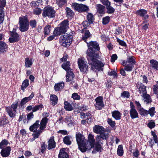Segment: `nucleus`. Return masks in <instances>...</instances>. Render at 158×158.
Instances as JSON below:
<instances>
[{"label":"nucleus","mask_w":158,"mask_h":158,"mask_svg":"<svg viewBox=\"0 0 158 158\" xmlns=\"http://www.w3.org/2000/svg\"><path fill=\"white\" fill-rule=\"evenodd\" d=\"M88 49L87 51V59L88 64L91 65L92 70L94 69L99 70L101 67L104 66V64L97 58L98 56V55L96 52V50L98 51L100 49L99 45L95 42H89L87 43Z\"/></svg>","instance_id":"nucleus-1"},{"label":"nucleus","mask_w":158,"mask_h":158,"mask_svg":"<svg viewBox=\"0 0 158 158\" xmlns=\"http://www.w3.org/2000/svg\"><path fill=\"white\" fill-rule=\"evenodd\" d=\"M48 120V118H43L40 122L39 120H37L30 127V131L34 132L32 134L33 138L31 139V141H33L40 136L43 131L46 128Z\"/></svg>","instance_id":"nucleus-2"},{"label":"nucleus","mask_w":158,"mask_h":158,"mask_svg":"<svg viewBox=\"0 0 158 158\" xmlns=\"http://www.w3.org/2000/svg\"><path fill=\"white\" fill-rule=\"evenodd\" d=\"M76 137L79 149L82 152H85L87 148H86V140L84 136L81 133H77L76 134Z\"/></svg>","instance_id":"nucleus-3"},{"label":"nucleus","mask_w":158,"mask_h":158,"mask_svg":"<svg viewBox=\"0 0 158 158\" xmlns=\"http://www.w3.org/2000/svg\"><path fill=\"white\" fill-rule=\"evenodd\" d=\"M73 37L72 35L68 34H64L60 36L59 42L61 45L65 47L69 46L72 41Z\"/></svg>","instance_id":"nucleus-4"},{"label":"nucleus","mask_w":158,"mask_h":158,"mask_svg":"<svg viewBox=\"0 0 158 158\" xmlns=\"http://www.w3.org/2000/svg\"><path fill=\"white\" fill-rule=\"evenodd\" d=\"M19 29L21 32L27 31L29 28V23L27 19L25 17L19 18Z\"/></svg>","instance_id":"nucleus-5"},{"label":"nucleus","mask_w":158,"mask_h":158,"mask_svg":"<svg viewBox=\"0 0 158 158\" xmlns=\"http://www.w3.org/2000/svg\"><path fill=\"white\" fill-rule=\"evenodd\" d=\"M56 11L53 7L52 6H47L43 9L42 15L43 17H48L52 18L55 16Z\"/></svg>","instance_id":"nucleus-6"},{"label":"nucleus","mask_w":158,"mask_h":158,"mask_svg":"<svg viewBox=\"0 0 158 158\" xmlns=\"http://www.w3.org/2000/svg\"><path fill=\"white\" fill-rule=\"evenodd\" d=\"M72 8L76 11L79 12H85L89 11V8L87 6L82 4H78L77 3H73L72 5Z\"/></svg>","instance_id":"nucleus-7"},{"label":"nucleus","mask_w":158,"mask_h":158,"mask_svg":"<svg viewBox=\"0 0 158 158\" xmlns=\"http://www.w3.org/2000/svg\"><path fill=\"white\" fill-rule=\"evenodd\" d=\"M11 37L9 39V41L10 43H13L18 41L19 40V35L16 32V29L13 28L12 31H10Z\"/></svg>","instance_id":"nucleus-8"},{"label":"nucleus","mask_w":158,"mask_h":158,"mask_svg":"<svg viewBox=\"0 0 158 158\" xmlns=\"http://www.w3.org/2000/svg\"><path fill=\"white\" fill-rule=\"evenodd\" d=\"M78 64L81 72L83 73H85L87 71L88 66L87 62L85 61L82 58L78 59Z\"/></svg>","instance_id":"nucleus-9"},{"label":"nucleus","mask_w":158,"mask_h":158,"mask_svg":"<svg viewBox=\"0 0 158 158\" xmlns=\"http://www.w3.org/2000/svg\"><path fill=\"white\" fill-rule=\"evenodd\" d=\"M102 97L99 96L96 98L95 101L96 103L94 104L95 108L99 110H101L104 106V104L103 101Z\"/></svg>","instance_id":"nucleus-10"},{"label":"nucleus","mask_w":158,"mask_h":158,"mask_svg":"<svg viewBox=\"0 0 158 158\" xmlns=\"http://www.w3.org/2000/svg\"><path fill=\"white\" fill-rule=\"evenodd\" d=\"M11 150L10 147L9 146H7L6 148L2 149L0 153L3 157H6L10 155Z\"/></svg>","instance_id":"nucleus-11"},{"label":"nucleus","mask_w":158,"mask_h":158,"mask_svg":"<svg viewBox=\"0 0 158 158\" xmlns=\"http://www.w3.org/2000/svg\"><path fill=\"white\" fill-rule=\"evenodd\" d=\"M53 136L51 137L48 141V149L49 150L54 148L56 147V142Z\"/></svg>","instance_id":"nucleus-12"},{"label":"nucleus","mask_w":158,"mask_h":158,"mask_svg":"<svg viewBox=\"0 0 158 158\" xmlns=\"http://www.w3.org/2000/svg\"><path fill=\"white\" fill-rule=\"evenodd\" d=\"M8 49V46L3 41H0V53H4L6 52Z\"/></svg>","instance_id":"nucleus-13"},{"label":"nucleus","mask_w":158,"mask_h":158,"mask_svg":"<svg viewBox=\"0 0 158 158\" xmlns=\"http://www.w3.org/2000/svg\"><path fill=\"white\" fill-rule=\"evenodd\" d=\"M59 27L65 32L69 28V21L67 20H65L62 21L60 24Z\"/></svg>","instance_id":"nucleus-14"},{"label":"nucleus","mask_w":158,"mask_h":158,"mask_svg":"<svg viewBox=\"0 0 158 158\" xmlns=\"http://www.w3.org/2000/svg\"><path fill=\"white\" fill-rule=\"evenodd\" d=\"M136 13L140 16L143 17L144 19H148V15L147 14V11L145 10L141 9L138 10Z\"/></svg>","instance_id":"nucleus-15"},{"label":"nucleus","mask_w":158,"mask_h":158,"mask_svg":"<svg viewBox=\"0 0 158 158\" xmlns=\"http://www.w3.org/2000/svg\"><path fill=\"white\" fill-rule=\"evenodd\" d=\"M94 131L97 133L101 134L102 132H104V128L101 126L95 125L93 128Z\"/></svg>","instance_id":"nucleus-16"},{"label":"nucleus","mask_w":158,"mask_h":158,"mask_svg":"<svg viewBox=\"0 0 158 158\" xmlns=\"http://www.w3.org/2000/svg\"><path fill=\"white\" fill-rule=\"evenodd\" d=\"M34 95L33 92L31 94L27 97H25L22 99L20 103V105L21 106L25 104L27 102L31 99Z\"/></svg>","instance_id":"nucleus-17"},{"label":"nucleus","mask_w":158,"mask_h":158,"mask_svg":"<svg viewBox=\"0 0 158 158\" xmlns=\"http://www.w3.org/2000/svg\"><path fill=\"white\" fill-rule=\"evenodd\" d=\"M6 110L10 117L13 118L15 116L16 111L13 110L11 107L9 106L6 107Z\"/></svg>","instance_id":"nucleus-18"},{"label":"nucleus","mask_w":158,"mask_h":158,"mask_svg":"<svg viewBox=\"0 0 158 158\" xmlns=\"http://www.w3.org/2000/svg\"><path fill=\"white\" fill-rule=\"evenodd\" d=\"M97 12L100 14H103L105 13V7L100 4H97L95 6Z\"/></svg>","instance_id":"nucleus-19"},{"label":"nucleus","mask_w":158,"mask_h":158,"mask_svg":"<svg viewBox=\"0 0 158 158\" xmlns=\"http://www.w3.org/2000/svg\"><path fill=\"white\" fill-rule=\"evenodd\" d=\"M74 75L72 71H69L67 72L66 75V81L69 82L72 81L74 77Z\"/></svg>","instance_id":"nucleus-20"},{"label":"nucleus","mask_w":158,"mask_h":158,"mask_svg":"<svg viewBox=\"0 0 158 158\" xmlns=\"http://www.w3.org/2000/svg\"><path fill=\"white\" fill-rule=\"evenodd\" d=\"M88 142L90 145L89 148L90 149L92 148L94 146L95 140L94 139V135L90 134L88 136Z\"/></svg>","instance_id":"nucleus-21"},{"label":"nucleus","mask_w":158,"mask_h":158,"mask_svg":"<svg viewBox=\"0 0 158 158\" xmlns=\"http://www.w3.org/2000/svg\"><path fill=\"white\" fill-rule=\"evenodd\" d=\"M70 63L69 61H66L64 62L62 64L61 66L63 69L65 70L67 72L69 71H71L72 70L70 66Z\"/></svg>","instance_id":"nucleus-22"},{"label":"nucleus","mask_w":158,"mask_h":158,"mask_svg":"<svg viewBox=\"0 0 158 158\" xmlns=\"http://www.w3.org/2000/svg\"><path fill=\"white\" fill-rule=\"evenodd\" d=\"M91 37V35L88 30L86 31L83 34L82 39L86 43H87V40L89 39Z\"/></svg>","instance_id":"nucleus-23"},{"label":"nucleus","mask_w":158,"mask_h":158,"mask_svg":"<svg viewBox=\"0 0 158 158\" xmlns=\"http://www.w3.org/2000/svg\"><path fill=\"white\" fill-rule=\"evenodd\" d=\"M9 123L7 118L5 116H3L0 118V126L5 127Z\"/></svg>","instance_id":"nucleus-24"},{"label":"nucleus","mask_w":158,"mask_h":158,"mask_svg":"<svg viewBox=\"0 0 158 158\" xmlns=\"http://www.w3.org/2000/svg\"><path fill=\"white\" fill-rule=\"evenodd\" d=\"M64 83L63 82L55 84L54 88L56 91L61 90L64 87Z\"/></svg>","instance_id":"nucleus-25"},{"label":"nucleus","mask_w":158,"mask_h":158,"mask_svg":"<svg viewBox=\"0 0 158 158\" xmlns=\"http://www.w3.org/2000/svg\"><path fill=\"white\" fill-rule=\"evenodd\" d=\"M112 117L116 120H118L121 119V114L118 111L115 110L112 112Z\"/></svg>","instance_id":"nucleus-26"},{"label":"nucleus","mask_w":158,"mask_h":158,"mask_svg":"<svg viewBox=\"0 0 158 158\" xmlns=\"http://www.w3.org/2000/svg\"><path fill=\"white\" fill-rule=\"evenodd\" d=\"M58 158H69V155L64 149H61L58 155Z\"/></svg>","instance_id":"nucleus-27"},{"label":"nucleus","mask_w":158,"mask_h":158,"mask_svg":"<svg viewBox=\"0 0 158 158\" xmlns=\"http://www.w3.org/2000/svg\"><path fill=\"white\" fill-rule=\"evenodd\" d=\"M141 96L143 98L145 102L149 104L152 102V100L150 95L147 93L144 94H142Z\"/></svg>","instance_id":"nucleus-28"},{"label":"nucleus","mask_w":158,"mask_h":158,"mask_svg":"<svg viewBox=\"0 0 158 158\" xmlns=\"http://www.w3.org/2000/svg\"><path fill=\"white\" fill-rule=\"evenodd\" d=\"M130 116L132 119H134L138 117V114L135 109L130 110Z\"/></svg>","instance_id":"nucleus-29"},{"label":"nucleus","mask_w":158,"mask_h":158,"mask_svg":"<svg viewBox=\"0 0 158 158\" xmlns=\"http://www.w3.org/2000/svg\"><path fill=\"white\" fill-rule=\"evenodd\" d=\"M65 33L62 29L60 27H58L55 29L53 32V34L56 36H58L61 34Z\"/></svg>","instance_id":"nucleus-30"},{"label":"nucleus","mask_w":158,"mask_h":158,"mask_svg":"<svg viewBox=\"0 0 158 158\" xmlns=\"http://www.w3.org/2000/svg\"><path fill=\"white\" fill-rule=\"evenodd\" d=\"M139 92L140 94H144L147 93L146 89V87L142 84L139 85Z\"/></svg>","instance_id":"nucleus-31"},{"label":"nucleus","mask_w":158,"mask_h":158,"mask_svg":"<svg viewBox=\"0 0 158 158\" xmlns=\"http://www.w3.org/2000/svg\"><path fill=\"white\" fill-rule=\"evenodd\" d=\"M65 10L66 16L68 18H71L73 16L74 13L70 8L66 7Z\"/></svg>","instance_id":"nucleus-32"},{"label":"nucleus","mask_w":158,"mask_h":158,"mask_svg":"<svg viewBox=\"0 0 158 158\" xmlns=\"http://www.w3.org/2000/svg\"><path fill=\"white\" fill-rule=\"evenodd\" d=\"M103 149L101 144H96L94 150L92 151L93 153H95L96 152H101Z\"/></svg>","instance_id":"nucleus-33"},{"label":"nucleus","mask_w":158,"mask_h":158,"mask_svg":"<svg viewBox=\"0 0 158 158\" xmlns=\"http://www.w3.org/2000/svg\"><path fill=\"white\" fill-rule=\"evenodd\" d=\"M151 66L154 69L158 70V62L155 60H152L150 61Z\"/></svg>","instance_id":"nucleus-34"},{"label":"nucleus","mask_w":158,"mask_h":158,"mask_svg":"<svg viewBox=\"0 0 158 158\" xmlns=\"http://www.w3.org/2000/svg\"><path fill=\"white\" fill-rule=\"evenodd\" d=\"M50 99L52 102V104L53 105L55 106L57 104L58 101V98L56 95H51Z\"/></svg>","instance_id":"nucleus-35"},{"label":"nucleus","mask_w":158,"mask_h":158,"mask_svg":"<svg viewBox=\"0 0 158 158\" xmlns=\"http://www.w3.org/2000/svg\"><path fill=\"white\" fill-rule=\"evenodd\" d=\"M64 108L67 111H71L73 110V107L72 105L68 102H65L64 103Z\"/></svg>","instance_id":"nucleus-36"},{"label":"nucleus","mask_w":158,"mask_h":158,"mask_svg":"<svg viewBox=\"0 0 158 158\" xmlns=\"http://www.w3.org/2000/svg\"><path fill=\"white\" fill-rule=\"evenodd\" d=\"M25 65L27 68L31 67L33 63V60L32 59H30L29 58H26L25 60Z\"/></svg>","instance_id":"nucleus-37"},{"label":"nucleus","mask_w":158,"mask_h":158,"mask_svg":"<svg viewBox=\"0 0 158 158\" xmlns=\"http://www.w3.org/2000/svg\"><path fill=\"white\" fill-rule=\"evenodd\" d=\"M9 144V142L6 139H4L0 143V148L3 149L8 145Z\"/></svg>","instance_id":"nucleus-38"},{"label":"nucleus","mask_w":158,"mask_h":158,"mask_svg":"<svg viewBox=\"0 0 158 158\" xmlns=\"http://www.w3.org/2000/svg\"><path fill=\"white\" fill-rule=\"evenodd\" d=\"M134 57L133 56H129L127 59V60L126 61V63L132 64L134 65L135 64V59L134 58Z\"/></svg>","instance_id":"nucleus-39"},{"label":"nucleus","mask_w":158,"mask_h":158,"mask_svg":"<svg viewBox=\"0 0 158 158\" xmlns=\"http://www.w3.org/2000/svg\"><path fill=\"white\" fill-rule=\"evenodd\" d=\"M29 85V80L27 79L24 80L23 82L21 85V89L24 90Z\"/></svg>","instance_id":"nucleus-40"},{"label":"nucleus","mask_w":158,"mask_h":158,"mask_svg":"<svg viewBox=\"0 0 158 158\" xmlns=\"http://www.w3.org/2000/svg\"><path fill=\"white\" fill-rule=\"evenodd\" d=\"M73 119L71 116L66 117L65 118V122L68 123V125L70 127L73 125Z\"/></svg>","instance_id":"nucleus-41"},{"label":"nucleus","mask_w":158,"mask_h":158,"mask_svg":"<svg viewBox=\"0 0 158 158\" xmlns=\"http://www.w3.org/2000/svg\"><path fill=\"white\" fill-rule=\"evenodd\" d=\"M123 153V146L122 145H118L117 151V154L119 156H122Z\"/></svg>","instance_id":"nucleus-42"},{"label":"nucleus","mask_w":158,"mask_h":158,"mask_svg":"<svg viewBox=\"0 0 158 158\" xmlns=\"http://www.w3.org/2000/svg\"><path fill=\"white\" fill-rule=\"evenodd\" d=\"M71 137L68 135L65 137L63 139V142L65 144L67 145H70L71 143V141L70 140Z\"/></svg>","instance_id":"nucleus-43"},{"label":"nucleus","mask_w":158,"mask_h":158,"mask_svg":"<svg viewBox=\"0 0 158 158\" xmlns=\"http://www.w3.org/2000/svg\"><path fill=\"white\" fill-rule=\"evenodd\" d=\"M109 134L108 133H105V132L100 134L99 135L103 140H107L109 136Z\"/></svg>","instance_id":"nucleus-44"},{"label":"nucleus","mask_w":158,"mask_h":158,"mask_svg":"<svg viewBox=\"0 0 158 158\" xmlns=\"http://www.w3.org/2000/svg\"><path fill=\"white\" fill-rule=\"evenodd\" d=\"M134 67V65L127 64L124 67V69L127 71H131Z\"/></svg>","instance_id":"nucleus-45"},{"label":"nucleus","mask_w":158,"mask_h":158,"mask_svg":"<svg viewBox=\"0 0 158 158\" xmlns=\"http://www.w3.org/2000/svg\"><path fill=\"white\" fill-rule=\"evenodd\" d=\"M87 17V20L91 23H93L94 19V17L93 14L91 13H88Z\"/></svg>","instance_id":"nucleus-46"},{"label":"nucleus","mask_w":158,"mask_h":158,"mask_svg":"<svg viewBox=\"0 0 158 158\" xmlns=\"http://www.w3.org/2000/svg\"><path fill=\"white\" fill-rule=\"evenodd\" d=\"M44 34L45 35H48L49 34L51 30V26L49 25L46 26L44 28Z\"/></svg>","instance_id":"nucleus-47"},{"label":"nucleus","mask_w":158,"mask_h":158,"mask_svg":"<svg viewBox=\"0 0 158 158\" xmlns=\"http://www.w3.org/2000/svg\"><path fill=\"white\" fill-rule=\"evenodd\" d=\"M138 110L139 111L140 114L141 115L145 116L148 114V111L144 110L143 108L142 107L141 108H140Z\"/></svg>","instance_id":"nucleus-48"},{"label":"nucleus","mask_w":158,"mask_h":158,"mask_svg":"<svg viewBox=\"0 0 158 158\" xmlns=\"http://www.w3.org/2000/svg\"><path fill=\"white\" fill-rule=\"evenodd\" d=\"M42 12V10L39 8H36L33 10V13L34 14L39 15Z\"/></svg>","instance_id":"nucleus-49"},{"label":"nucleus","mask_w":158,"mask_h":158,"mask_svg":"<svg viewBox=\"0 0 158 158\" xmlns=\"http://www.w3.org/2000/svg\"><path fill=\"white\" fill-rule=\"evenodd\" d=\"M106 9L107 12L108 14H112L114 12L115 10L110 5L109 6H107L106 7Z\"/></svg>","instance_id":"nucleus-50"},{"label":"nucleus","mask_w":158,"mask_h":158,"mask_svg":"<svg viewBox=\"0 0 158 158\" xmlns=\"http://www.w3.org/2000/svg\"><path fill=\"white\" fill-rule=\"evenodd\" d=\"M148 111V114H150L151 117L153 116L156 113L155 107H152L149 109Z\"/></svg>","instance_id":"nucleus-51"},{"label":"nucleus","mask_w":158,"mask_h":158,"mask_svg":"<svg viewBox=\"0 0 158 158\" xmlns=\"http://www.w3.org/2000/svg\"><path fill=\"white\" fill-rule=\"evenodd\" d=\"M66 2V0H56V3L59 6H62Z\"/></svg>","instance_id":"nucleus-52"},{"label":"nucleus","mask_w":158,"mask_h":158,"mask_svg":"<svg viewBox=\"0 0 158 158\" xmlns=\"http://www.w3.org/2000/svg\"><path fill=\"white\" fill-rule=\"evenodd\" d=\"M43 108V105L40 104L37 106H35L32 109L33 112H35L40 109H41Z\"/></svg>","instance_id":"nucleus-53"},{"label":"nucleus","mask_w":158,"mask_h":158,"mask_svg":"<svg viewBox=\"0 0 158 158\" xmlns=\"http://www.w3.org/2000/svg\"><path fill=\"white\" fill-rule=\"evenodd\" d=\"M18 106V102L16 101L15 102H14L13 104L10 106V107H11L12 109L16 111V109Z\"/></svg>","instance_id":"nucleus-54"},{"label":"nucleus","mask_w":158,"mask_h":158,"mask_svg":"<svg viewBox=\"0 0 158 158\" xmlns=\"http://www.w3.org/2000/svg\"><path fill=\"white\" fill-rule=\"evenodd\" d=\"M29 23L32 28H35L36 26L37 22L35 20H31Z\"/></svg>","instance_id":"nucleus-55"},{"label":"nucleus","mask_w":158,"mask_h":158,"mask_svg":"<svg viewBox=\"0 0 158 158\" xmlns=\"http://www.w3.org/2000/svg\"><path fill=\"white\" fill-rule=\"evenodd\" d=\"M148 126L150 128L152 129L155 126V123L154 121L151 120L148 124Z\"/></svg>","instance_id":"nucleus-56"},{"label":"nucleus","mask_w":158,"mask_h":158,"mask_svg":"<svg viewBox=\"0 0 158 158\" xmlns=\"http://www.w3.org/2000/svg\"><path fill=\"white\" fill-rule=\"evenodd\" d=\"M34 116L33 112H31L28 114L27 115V122L30 121L33 118Z\"/></svg>","instance_id":"nucleus-57"},{"label":"nucleus","mask_w":158,"mask_h":158,"mask_svg":"<svg viewBox=\"0 0 158 158\" xmlns=\"http://www.w3.org/2000/svg\"><path fill=\"white\" fill-rule=\"evenodd\" d=\"M110 21V17L109 16H106L103 18L102 23L104 24H106L108 23Z\"/></svg>","instance_id":"nucleus-58"},{"label":"nucleus","mask_w":158,"mask_h":158,"mask_svg":"<svg viewBox=\"0 0 158 158\" xmlns=\"http://www.w3.org/2000/svg\"><path fill=\"white\" fill-rule=\"evenodd\" d=\"M107 122L111 126L113 127L115 126V123L114 121H113L111 119L109 118L108 119Z\"/></svg>","instance_id":"nucleus-59"},{"label":"nucleus","mask_w":158,"mask_h":158,"mask_svg":"<svg viewBox=\"0 0 158 158\" xmlns=\"http://www.w3.org/2000/svg\"><path fill=\"white\" fill-rule=\"evenodd\" d=\"M129 93L127 91H124L121 94V96L123 98H128L129 97Z\"/></svg>","instance_id":"nucleus-60"},{"label":"nucleus","mask_w":158,"mask_h":158,"mask_svg":"<svg viewBox=\"0 0 158 158\" xmlns=\"http://www.w3.org/2000/svg\"><path fill=\"white\" fill-rule=\"evenodd\" d=\"M72 97L75 100H79L80 98V96L77 93H74L72 94Z\"/></svg>","instance_id":"nucleus-61"},{"label":"nucleus","mask_w":158,"mask_h":158,"mask_svg":"<svg viewBox=\"0 0 158 158\" xmlns=\"http://www.w3.org/2000/svg\"><path fill=\"white\" fill-rule=\"evenodd\" d=\"M116 39L117 41L120 45L123 46H126V43L124 41L118 38H116Z\"/></svg>","instance_id":"nucleus-62"},{"label":"nucleus","mask_w":158,"mask_h":158,"mask_svg":"<svg viewBox=\"0 0 158 158\" xmlns=\"http://www.w3.org/2000/svg\"><path fill=\"white\" fill-rule=\"evenodd\" d=\"M89 21H84L82 23V25L85 28L89 26L90 24H91Z\"/></svg>","instance_id":"nucleus-63"},{"label":"nucleus","mask_w":158,"mask_h":158,"mask_svg":"<svg viewBox=\"0 0 158 158\" xmlns=\"http://www.w3.org/2000/svg\"><path fill=\"white\" fill-rule=\"evenodd\" d=\"M96 140L97 143L98 144H102L103 143V142L102 140V138L99 136H97L96 139Z\"/></svg>","instance_id":"nucleus-64"}]
</instances>
